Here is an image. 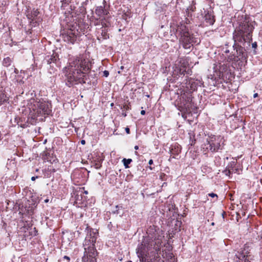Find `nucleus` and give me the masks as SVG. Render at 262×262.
Masks as SVG:
<instances>
[{
  "label": "nucleus",
  "instance_id": "412c9836",
  "mask_svg": "<svg viewBox=\"0 0 262 262\" xmlns=\"http://www.w3.org/2000/svg\"><path fill=\"white\" fill-rule=\"evenodd\" d=\"M235 160H237L236 158H235ZM237 162L236 161H231L230 162L228 165L227 166V167L229 168L230 170H232V171H234V172H237L238 169L237 168H235V166L236 165Z\"/></svg>",
  "mask_w": 262,
  "mask_h": 262
},
{
  "label": "nucleus",
  "instance_id": "b1692460",
  "mask_svg": "<svg viewBox=\"0 0 262 262\" xmlns=\"http://www.w3.org/2000/svg\"><path fill=\"white\" fill-rule=\"evenodd\" d=\"M121 109L124 111H128L131 109L130 102L128 101L124 102L123 105L121 107Z\"/></svg>",
  "mask_w": 262,
  "mask_h": 262
},
{
  "label": "nucleus",
  "instance_id": "bf43d9fd",
  "mask_svg": "<svg viewBox=\"0 0 262 262\" xmlns=\"http://www.w3.org/2000/svg\"><path fill=\"white\" fill-rule=\"evenodd\" d=\"M53 172H55V169H53Z\"/></svg>",
  "mask_w": 262,
  "mask_h": 262
},
{
  "label": "nucleus",
  "instance_id": "cd10ccee",
  "mask_svg": "<svg viewBox=\"0 0 262 262\" xmlns=\"http://www.w3.org/2000/svg\"><path fill=\"white\" fill-rule=\"evenodd\" d=\"M79 192L80 194H82L83 195L86 196L88 194V191L85 190L84 187H81L79 188Z\"/></svg>",
  "mask_w": 262,
  "mask_h": 262
},
{
  "label": "nucleus",
  "instance_id": "c756f323",
  "mask_svg": "<svg viewBox=\"0 0 262 262\" xmlns=\"http://www.w3.org/2000/svg\"><path fill=\"white\" fill-rule=\"evenodd\" d=\"M170 152L171 154V156L172 157V158H176V156L179 155V152H178L177 151H174L173 149H171V150H170Z\"/></svg>",
  "mask_w": 262,
  "mask_h": 262
},
{
  "label": "nucleus",
  "instance_id": "79ce46f5",
  "mask_svg": "<svg viewBox=\"0 0 262 262\" xmlns=\"http://www.w3.org/2000/svg\"><path fill=\"white\" fill-rule=\"evenodd\" d=\"M141 114L142 115H144L145 114V111L144 110H142L141 111Z\"/></svg>",
  "mask_w": 262,
  "mask_h": 262
},
{
  "label": "nucleus",
  "instance_id": "f03ea898",
  "mask_svg": "<svg viewBox=\"0 0 262 262\" xmlns=\"http://www.w3.org/2000/svg\"><path fill=\"white\" fill-rule=\"evenodd\" d=\"M254 29L253 22L249 17L245 16L244 18L238 22L233 33L234 42L240 43L245 46L246 43L250 44L252 40V32Z\"/></svg>",
  "mask_w": 262,
  "mask_h": 262
},
{
  "label": "nucleus",
  "instance_id": "0eeeda50",
  "mask_svg": "<svg viewBox=\"0 0 262 262\" xmlns=\"http://www.w3.org/2000/svg\"><path fill=\"white\" fill-rule=\"evenodd\" d=\"M176 32L179 36V42L185 49H189L192 46L194 36L184 21L178 25Z\"/></svg>",
  "mask_w": 262,
  "mask_h": 262
},
{
  "label": "nucleus",
  "instance_id": "9d476101",
  "mask_svg": "<svg viewBox=\"0 0 262 262\" xmlns=\"http://www.w3.org/2000/svg\"><path fill=\"white\" fill-rule=\"evenodd\" d=\"M182 101L178 104V109L181 112L182 117L186 119L187 115L191 113L190 107L192 100L191 92H185L181 94Z\"/></svg>",
  "mask_w": 262,
  "mask_h": 262
},
{
  "label": "nucleus",
  "instance_id": "39448f33",
  "mask_svg": "<svg viewBox=\"0 0 262 262\" xmlns=\"http://www.w3.org/2000/svg\"><path fill=\"white\" fill-rule=\"evenodd\" d=\"M84 27L82 28L79 23L77 22H67V24L61 33V36L64 41L74 44L84 34Z\"/></svg>",
  "mask_w": 262,
  "mask_h": 262
},
{
  "label": "nucleus",
  "instance_id": "6e6552de",
  "mask_svg": "<svg viewBox=\"0 0 262 262\" xmlns=\"http://www.w3.org/2000/svg\"><path fill=\"white\" fill-rule=\"evenodd\" d=\"M229 53V51H226L225 54H223L221 56V59L220 60L221 62L220 63L219 66V78L222 79L224 82H227L229 80H231L233 77V74L231 72L230 69V64L229 61H227V56Z\"/></svg>",
  "mask_w": 262,
  "mask_h": 262
},
{
  "label": "nucleus",
  "instance_id": "49530a36",
  "mask_svg": "<svg viewBox=\"0 0 262 262\" xmlns=\"http://www.w3.org/2000/svg\"><path fill=\"white\" fill-rule=\"evenodd\" d=\"M169 255L170 258H172L173 257V254L172 253H169Z\"/></svg>",
  "mask_w": 262,
  "mask_h": 262
},
{
  "label": "nucleus",
  "instance_id": "5701e85b",
  "mask_svg": "<svg viewBox=\"0 0 262 262\" xmlns=\"http://www.w3.org/2000/svg\"><path fill=\"white\" fill-rule=\"evenodd\" d=\"M93 165L96 169H99L102 166V160L97 159L96 160H94Z\"/></svg>",
  "mask_w": 262,
  "mask_h": 262
},
{
  "label": "nucleus",
  "instance_id": "6ab92c4d",
  "mask_svg": "<svg viewBox=\"0 0 262 262\" xmlns=\"http://www.w3.org/2000/svg\"><path fill=\"white\" fill-rule=\"evenodd\" d=\"M58 60V55L56 53H53L51 56H48L46 58V60L48 64H51L52 63H56L57 61Z\"/></svg>",
  "mask_w": 262,
  "mask_h": 262
},
{
  "label": "nucleus",
  "instance_id": "13d9d810",
  "mask_svg": "<svg viewBox=\"0 0 262 262\" xmlns=\"http://www.w3.org/2000/svg\"><path fill=\"white\" fill-rule=\"evenodd\" d=\"M162 175H163V176H165V174L164 173H162Z\"/></svg>",
  "mask_w": 262,
  "mask_h": 262
},
{
  "label": "nucleus",
  "instance_id": "423d86ee",
  "mask_svg": "<svg viewBox=\"0 0 262 262\" xmlns=\"http://www.w3.org/2000/svg\"><path fill=\"white\" fill-rule=\"evenodd\" d=\"M224 142V137L220 135H208L202 145V152L204 155L219 152L223 149Z\"/></svg>",
  "mask_w": 262,
  "mask_h": 262
},
{
  "label": "nucleus",
  "instance_id": "4468645a",
  "mask_svg": "<svg viewBox=\"0 0 262 262\" xmlns=\"http://www.w3.org/2000/svg\"><path fill=\"white\" fill-rule=\"evenodd\" d=\"M187 68L184 63H182L180 66L176 67L173 72V75L174 78L177 76H184L186 74L191 75V71L189 69L186 70Z\"/></svg>",
  "mask_w": 262,
  "mask_h": 262
},
{
  "label": "nucleus",
  "instance_id": "37998d69",
  "mask_svg": "<svg viewBox=\"0 0 262 262\" xmlns=\"http://www.w3.org/2000/svg\"><path fill=\"white\" fill-rule=\"evenodd\" d=\"M258 95L257 93H255L254 95H253V97L254 98H256L257 97H258Z\"/></svg>",
  "mask_w": 262,
  "mask_h": 262
},
{
  "label": "nucleus",
  "instance_id": "e433bc0d",
  "mask_svg": "<svg viewBox=\"0 0 262 262\" xmlns=\"http://www.w3.org/2000/svg\"><path fill=\"white\" fill-rule=\"evenodd\" d=\"M257 46V45L256 42H254L252 43V48H256Z\"/></svg>",
  "mask_w": 262,
  "mask_h": 262
},
{
  "label": "nucleus",
  "instance_id": "4c0bfd02",
  "mask_svg": "<svg viewBox=\"0 0 262 262\" xmlns=\"http://www.w3.org/2000/svg\"><path fill=\"white\" fill-rule=\"evenodd\" d=\"M126 111H124V110H122V115L123 116V117H126Z\"/></svg>",
  "mask_w": 262,
  "mask_h": 262
},
{
  "label": "nucleus",
  "instance_id": "9b49d317",
  "mask_svg": "<svg viewBox=\"0 0 262 262\" xmlns=\"http://www.w3.org/2000/svg\"><path fill=\"white\" fill-rule=\"evenodd\" d=\"M242 44L240 43L234 42L233 48L234 50L236 51V54L228 55L227 56V61L231 62L232 61H237L239 60H244L247 58V54L246 50Z\"/></svg>",
  "mask_w": 262,
  "mask_h": 262
},
{
  "label": "nucleus",
  "instance_id": "f704fd0d",
  "mask_svg": "<svg viewBox=\"0 0 262 262\" xmlns=\"http://www.w3.org/2000/svg\"><path fill=\"white\" fill-rule=\"evenodd\" d=\"M103 76L105 77H108V76L109 75V72L108 71L105 70L104 71H103Z\"/></svg>",
  "mask_w": 262,
  "mask_h": 262
},
{
  "label": "nucleus",
  "instance_id": "de8ad7c7",
  "mask_svg": "<svg viewBox=\"0 0 262 262\" xmlns=\"http://www.w3.org/2000/svg\"><path fill=\"white\" fill-rule=\"evenodd\" d=\"M114 213L118 214V213H119V212H118V209H117L116 210L114 211Z\"/></svg>",
  "mask_w": 262,
  "mask_h": 262
},
{
  "label": "nucleus",
  "instance_id": "a19ab883",
  "mask_svg": "<svg viewBox=\"0 0 262 262\" xmlns=\"http://www.w3.org/2000/svg\"><path fill=\"white\" fill-rule=\"evenodd\" d=\"M148 164L149 165H151L153 164V160L152 159H150L149 162H148Z\"/></svg>",
  "mask_w": 262,
  "mask_h": 262
},
{
  "label": "nucleus",
  "instance_id": "603ef678",
  "mask_svg": "<svg viewBox=\"0 0 262 262\" xmlns=\"http://www.w3.org/2000/svg\"><path fill=\"white\" fill-rule=\"evenodd\" d=\"M153 168H153V167H151V166H150V167H149V169H150V170H152V169H153Z\"/></svg>",
  "mask_w": 262,
  "mask_h": 262
},
{
  "label": "nucleus",
  "instance_id": "58836bf2",
  "mask_svg": "<svg viewBox=\"0 0 262 262\" xmlns=\"http://www.w3.org/2000/svg\"><path fill=\"white\" fill-rule=\"evenodd\" d=\"M125 132L127 134H130V129L128 127H126L125 128Z\"/></svg>",
  "mask_w": 262,
  "mask_h": 262
},
{
  "label": "nucleus",
  "instance_id": "a878e982",
  "mask_svg": "<svg viewBox=\"0 0 262 262\" xmlns=\"http://www.w3.org/2000/svg\"><path fill=\"white\" fill-rule=\"evenodd\" d=\"M124 166L126 168H129L128 165L132 162L131 159H123L122 160Z\"/></svg>",
  "mask_w": 262,
  "mask_h": 262
},
{
  "label": "nucleus",
  "instance_id": "3c124183",
  "mask_svg": "<svg viewBox=\"0 0 262 262\" xmlns=\"http://www.w3.org/2000/svg\"><path fill=\"white\" fill-rule=\"evenodd\" d=\"M135 154L136 155H138V152H137V151H136L135 152Z\"/></svg>",
  "mask_w": 262,
  "mask_h": 262
},
{
  "label": "nucleus",
  "instance_id": "aec40b11",
  "mask_svg": "<svg viewBox=\"0 0 262 262\" xmlns=\"http://www.w3.org/2000/svg\"><path fill=\"white\" fill-rule=\"evenodd\" d=\"M15 122L18 125V126L22 127L25 128L27 127L26 122L25 121V119L23 120V118L17 117L15 118Z\"/></svg>",
  "mask_w": 262,
  "mask_h": 262
},
{
  "label": "nucleus",
  "instance_id": "20e7f679",
  "mask_svg": "<svg viewBox=\"0 0 262 262\" xmlns=\"http://www.w3.org/2000/svg\"><path fill=\"white\" fill-rule=\"evenodd\" d=\"M28 107L32 117L37 118L45 115H49L51 111V103L43 99L31 98L28 103Z\"/></svg>",
  "mask_w": 262,
  "mask_h": 262
},
{
  "label": "nucleus",
  "instance_id": "72a5a7b5",
  "mask_svg": "<svg viewBox=\"0 0 262 262\" xmlns=\"http://www.w3.org/2000/svg\"><path fill=\"white\" fill-rule=\"evenodd\" d=\"M4 95H0V105H2L5 101V99H3Z\"/></svg>",
  "mask_w": 262,
  "mask_h": 262
},
{
  "label": "nucleus",
  "instance_id": "1a4fd4ad",
  "mask_svg": "<svg viewBox=\"0 0 262 262\" xmlns=\"http://www.w3.org/2000/svg\"><path fill=\"white\" fill-rule=\"evenodd\" d=\"M136 250L140 262H151L149 253L154 251H152V245L150 244L148 238L144 239L141 244L138 245Z\"/></svg>",
  "mask_w": 262,
  "mask_h": 262
},
{
  "label": "nucleus",
  "instance_id": "f257e3e1",
  "mask_svg": "<svg viewBox=\"0 0 262 262\" xmlns=\"http://www.w3.org/2000/svg\"><path fill=\"white\" fill-rule=\"evenodd\" d=\"M89 59L84 58L83 55L76 56L70 63L66 71V84L69 86L79 83H85L86 77L91 70Z\"/></svg>",
  "mask_w": 262,
  "mask_h": 262
},
{
  "label": "nucleus",
  "instance_id": "4d7b16f0",
  "mask_svg": "<svg viewBox=\"0 0 262 262\" xmlns=\"http://www.w3.org/2000/svg\"><path fill=\"white\" fill-rule=\"evenodd\" d=\"M45 202H48V200H45Z\"/></svg>",
  "mask_w": 262,
  "mask_h": 262
},
{
  "label": "nucleus",
  "instance_id": "f3484780",
  "mask_svg": "<svg viewBox=\"0 0 262 262\" xmlns=\"http://www.w3.org/2000/svg\"><path fill=\"white\" fill-rule=\"evenodd\" d=\"M76 194L75 196V202L78 204L82 205H86L87 202L88 196L83 195L79 192V190L76 191Z\"/></svg>",
  "mask_w": 262,
  "mask_h": 262
},
{
  "label": "nucleus",
  "instance_id": "a211bd4d",
  "mask_svg": "<svg viewBox=\"0 0 262 262\" xmlns=\"http://www.w3.org/2000/svg\"><path fill=\"white\" fill-rule=\"evenodd\" d=\"M95 12L99 18H100V17L103 15H107L109 13L108 11L104 9V7L101 6L97 7Z\"/></svg>",
  "mask_w": 262,
  "mask_h": 262
},
{
  "label": "nucleus",
  "instance_id": "ddd939ff",
  "mask_svg": "<svg viewBox=\"0 0 262 262\" xmlns=\"http://www.w3.org/2000/svg\"><path fill=\"white\" fill-rule=\"evenodd\" d=\"M249 247L245 244L244 246L243 249L239 252H237L236 254V257L244 262H250L251 258L250 253Z\"/></svg>",
  "mask_w": 262,
  "mask_h": 262
},
{
  "label": "nucleus",
  "instance_id": "864d4df0",
  "mask_svg": "<svg viewBox=\"0 0 262 262\" xmlns=\"http://www.w3.org/2000/svg\"><path fill=\"white\" fill-rule=\"evenodd\" d=\"M160 177H161V179L162 180H163V177H162V175H161Z\"/></svg>",
  "mask_w": 262,
  "mask_h": 262
},
{
  "label": "nucleus",
  "instance_id": "ea45409f",
  "mask_svg": "<svg viewBox=\"0 0 262 262\" xmlns=\"http://www.w3.org/2000/svg\"><path fill=\"white\" fill-rule=\"evenodd\" d=\"M195 9V7L194 6H191V7L190 8V10H191L192 11H194Z\"/></svg>",
  "mask_w": 262,
  "mask_h": 262
},
{
  "label": "nucleus",
  "instance_id": "2eb2a0df",
  "mask_svg": "<svg viewBox=\"0 0 262 262\" xmlns=\"http://www.w3.org/2000/svg\"><path fill=\"white\" fill-rule=\"evenodd\" d=\"M164 237L163 235H159L157 238L156 237L154 240L148 239L150 244L152 245V250H155V253L158 254L159 252L160 251Z\"/></svg>",
  "mask_w": 262,
  "mask_h": 262
},
{
  "label": "nucleus",
  "instance_id": "bb28decb",
  "mask_svg": "<svg viewBox=\"0 0 262 262\" xmlns=\"http://www.w3.org/2000/svg\"><path fill=\"white\" fill-rule=\"evenodd\" d=\"M61 3V8L65 9V8L71 3V0H62Z\"/></svg>",
  "mask_w": 262,
  "mask_h": 262
},
{
  "label": "nucleus",
  "instance_id": "a18cd8bd",
  "mask_svg": "<svg viewBox=\"0 0 262 262\" xmlns=\"http://www.w3.org/2000/svg\"><path fill=\"white\" fill-rule=\"evenodd\" d=\"M81 143L82 144H84L85 143V140H82L81 141Z\"/></svg>",
  "mask_w": 262,
  "mask_h": 262
},
{
  "label": "nucleus",
  "instance_id": "c03bdc74",
  "mask_svg": "<svg viewBox=\"0 0 262 262\" xmlns=\"http://www.w3.org/2000/svg\"><path fill=\"white\" fill-rule=\"evenodd\" d=\"M134 148H135V150H138L139 149V146L138 145H136L134 147Z\"/></svg>",
  "mask_w": 262,
  "mask_h": 262
},
{
  "label": "nucleus",
  "instance_id": "473e14b6",
  "mask_svg": "<svg viewBox=\"0 0 262 262\" xmlns=\"http://www.w3.org/2000/svg\"><path fill=\"white\" fill-rule=\"evenodd\" d=\"M208 195L211 197V198H214V197H216L217 199L218 198V196L216 194L214 193H209L208 194Z\"/></svg>",
  "mask_w": 262,
  "mask_h": 262
},
{
  "label": "nucleus",
  "instance_id": "f8f14e48",
  "mask_svg": "<svg viewBox=\"0 0 262 262\" xmlns=\"http://www.w3.org/2000/svg\"><path fill=\"white\" fill-rule=\"evenodd\" d=\"M39 12L37 9H33L32 10L28 11L27 13V17L32 27L38 26L41 21V18L38 16Z\"/></svg>",
  "mask_w": 262,
  "mask_h": 262
},
{
  "label": "nucleus",
  "instance_id": "5fc2aeb1",
  "mask_svg": "<svg viewBox=\"0 0 262 262\" xmlns=\"http://www.w3.org/2000/svg\"><path fill=\"white\" fill-rule=\"evenodd\" d=\"M116 209L119 208V206H118V205H116Z\"/></svg>",
  "mask_w": 262,
  "mask_h": 262
},
{
  "label": "nucleus",
  "instance_id": "c9c22d12",
  "mask_svg": "<svg viewBox=\"0 0 262 262\" xmlns=\"http://www.w3.org/2000/svg\"><path fill=\"white\" fill-rule=\"evenodd\" d=\"M63 259H66L67 260L68 262H70V257L68 256H64L63 257Z\"/></svg>",
  "mask_w": 262,
  "mask_h": 262
},
{
  "label": "nucleus",
  "instance_id": "2f4dec72",
  "mask_svg": "<svg viewBox=\"0 0 262 262\" xmlns=\"http://www.w3.org/2000/svg\"><path fill=\"white\" fill-rule=\"evenodd\" d=\"M195 143V139H194V136H193V138L192 139L191 137H190V143L189 144L191 146H193Z\"/></svg>",
  "mask_w": 262,
  "mask_h": 262
},
{
  "label": "nucleus",
  "instance_id": "8fccbe9b",
  "mask_svg": "<svg viewBox=\"0 0 262 262\" xmlns=\"http://www.w3.org/2000/svg\"><path fill=\"white\" fill-rule=\"evenodd\" d=\"M168 248L170 249L169 250H171L172 249V247L171 246H168Z\"/></svg>",
  "mask_w": 262,
  "mask_h": 262
},
{
  "label": "nucleus",
  "instance_id": "393cba45",
  "mask_svg": "<svg viewBox=\"0 0 262 262\" xmlns=\"http://www.w3.org/2000/svg\"><path fill=\"white\" fill-rule=\"evenodd\" d=\"M101 36L104 39H106L109 38V35L107 33V29L104 28L101 31Z\"/></svg>",
  "mask_w": 262,
  "mask_h": 262
},
{
  "label": "nucleus",
  "instance_id": "dca6fc26",
  "mask_svg": "<svg viewBox=\"0 0 262 262\" xmlns=\"http://www.w3.org/2000/svg\"><path fill=\"white\" fill-rule=\"evenodd\" d=\"M204 18L207 25H212L215 22V17L211 12L205 11Z\"/></svg>",
  "mask_w": 262,
  "mask_h": 262
},
{
  "label": "nucleus",
  "instance_id": "7c9ffc66",
  "mask_svg": "<svg viewBox=\"0 0 262 262\" xmlns=\"http://www.w3.org/2000/svg\"><path fill=\"white\" fill-rule=\"evenodd\" d=\"M99 19L100 18H99V17L96 19V21L94 22V25L95 26L99 25L100 24V21H101V24L103 25V24L104 23V22L103 21V19L99 20Z\"/></svg>",
  "mask_w": 262,
  "mask_h": 262
},
{
  "label": "nucleus",
  "instance_id": "6e6d98bb",
  "mask_svg": "<svg viewBox=\"0 0 262 262\" xmlns=\"http://www.w3.org/2000/svg\"><path fill=\"white\" fill-rule=\"evenodd\" d=\"M214 225V223L213 222L211 223V225L213 226Z\"/></svg>",
  "mask_w": 262,
  "mask_h": 262
},
{
  "label": "nucleus",
  "instance_id": "c85d7f7f",
  "mask_svg": "<svg viewBox=\"0 0 262 262\" xmlns=\"http://www.w3.org/2000/svg\"><path fill=\"white\" fill-rule=\"evenodd\" d=\"M223 172L226 176H228L229 177H230V174L232 173L231 170H230L229 168H228L227 167H226L225 169L223 171Z\"/></svg>",
  "mask_w": 262,
  "mask_h": 262
},
{
  "label": "nucleus",
  "instance_id": "7ed1b4c3",
  "mask_svg": "<svg viewBox=\"0 0 262 262\" xmlns=\"http://www.w3.org/2000/svg\"><path fill=\"white\" fill-rule=\"evenodd\" d=\"M86 229L89 235L86 237L83 246L84 255L82 258V262H97L98 252L95 247V243L98 238L99 232L90 228L87 224Z\"/></svg>",
  "mask_w": 262,
  "mask_h": 262
},
{
  "label": "nucleus",
  "instance_id": "4be33fe9",
  "mask_svg": "<svg viewBox=\"0 0 262 262\" xmlns=\"http://www.w3.org/2000/svg\"><path fill=\"white\" fill-rule=\"evenodd\" d=\"M12 62L13 60L12 58L9 57H7L4 58L2 64L3 66L5 67H9L11 66Z\"/></svg>",
  "mask_w": 262,
  "mask_h": 262
},
{
  "label": "nucleus",
  "instance_id": "09e8293b",
  "mask_svg": "<svg viewBox=\"0 0 262 262\" xmlns=\"http://www.w3.org/2000/svg\"><path fill=\"white\" fill-rule=\"evenodd\" d=\"M31 180H32V181H34V180H35V177H32L31 178Z\"/></svg>",
  "mask_w": 262,
  "mask_h": 262
}]
</instances>
